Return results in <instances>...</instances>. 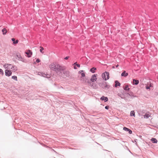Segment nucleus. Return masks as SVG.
I'll use <instances>...</instances> for the list:
<instances>
[{
  "label": "nucleus",
  "mask_w": 158,
  "mask_h": 158,
  "mask_svg": "<svg viewBox=\"0 0 158 158\" xmlns=\"http://www.w3.org/2000/svg\"><path fill=\"white\" fill-rule=\"evenodd\" d=\"M50 69L56 73L60 72L61 73V71H63L65 69V67L60 65L58 64L52 63L49 66Z\"/></svg>",
  "instance_id": "obj_1"
},
{
  "label": "nucleus",
  "mask_w": 158,
  "mask_h": 158,
  "mask_svg": "<svg viewBox=\"0 0 158 158\" xmlns=\"http://www.w3.org/2000/svg\"><path fill=\"white\" fill-rule=\"evenodd\" d=\"M16 56V59L19 61H21L23 63H27V60L22 57L21 54L19 53H17Z\"/></svg>",
  "instance_id": "obj_2"
},
{
  "label": "nucleus",
  "mask_w": 158,
  "mask_h": 158,
  "mask_svg": "<svg viewBox=\"0 0 158 158\" xmlns=\"http://www.w3.org/2000/svg\"><path fill=\"white\" fill-rule=\"evenodd\" d=\"M109 74L108 72H105L103 73L102 75V77L103 79L106 81L108 80L109 78Z\"/></svg>",
  "instance_id": "obj_3"
},
{
  "label": "nucleus",
  "mask_w": 158,
  "mask_h": 158,
  "mask_svg": "<svg viewBox=\"0 0 158 158\" xmlns=\"http://www.w3.org/2000/svg\"><path fill=\"white\" fill-rule=\"evenodd\" d=\"M99 85L102 88L105 89L107 90L109 88V87L106 83H100L99 84Z\"/></svg>",
  "instance_id": "obj_4"
},
{
  "label": "nucleus",
  "mask_w": 158,
  "mask_h": 158,
  "mask_svg": "<svg viewBox=\"0 0 158 158\" xmlns=\"http://www.w3.org/2000/svg\"><path fill=\"white\" fill-rule=\"evenodd\" d=\"M126 94L127 95V96L128 97H130V98L131 99H133L134 98L137 97L136 96L135 94L131 91L129 92L127 94Z\"/></svg>",
  "instance_id": "obj_5"
},
{
  "label": "nucleus",
  "mask_w": 158,
  "mask_h": 158,
  "mask_svg": "<svg viewBox=\"0 0 158 158\" xmlns=\"http://www.w3.org/2000/svg\"><path fill=\"white\" fill-rule=\"evenodd\" d=\"M83 82L85 83V84L88 83L90 85H91V82L89 80V79L86 77H84L83 79Z\"/></svg>",
  "instance_id": "obj_6"
},
{
  "label": "nucleus",
  "mask_w": 158,
  "mask_h": 158,
  "mask_svg": "<svg viewBox=\"0 0 158 158\" xmlns=\"http://www.w3.org/2000/svg\"><path fill=\"white\" fill-rule=\"evenodd\" d=\"M153 84L150 81L149 82H148L146 86V89H147L150 90V87H153Z\"/></svg>",
  "instance_id": "obj_7"
},
{
  "label": "nucleus",
  "mask_w": 158,
  "mask_h": 158,
  "mask_svg": "<svg viewBox=\"0 0 158 158\" xmlns=\"http://www.w3.org/2000/svg\"><path fill=\"white\" fill-rule=\"evenodd\" d=\"M96 75H97V74H94L92 76L90 80L91 82L92 81V82H93L96 81Z\"/></svg>",
  "instance_id": "obj_8"
},
{
  "label": "nucleus",
  "mask_w": 158,
  "mask_h": 158,
  "mask_svg": "<svg viewBox=\"0 0 158 158\" xmlns=\"http://www.w3.org/2000/svg\"><path fill=\"white\" fill-rule=\"evenodd\" d=\"M5 75L6 76H10L12 74V72L10 70H6L5 71Z\"/></svg>",
  "instance_id": "obj_9"
},
{
  "label": "nucleus",
  "mask_w": 158,
  "mask_h": 158,
  "mask_svg": "<svg viewBox=\"0 0 158 158\" xmlns=\"http://www.w3.org/2000/svg\"><path fill=\"white\" fill-rule=\"evenodd\" d=\"M25 53L27 55L28 57H30L31 56L32 52L30 50H28L26 52H25Z\"/></svg>",
  "instance_id": "obj_10"
},
{
  "label": "nucleus",
  "mask_w": 158,
  "mask_h": 158,
  "mask_svg": "<svg viewBox=\"0 0 158 158\" xmlns=\"http://www.w3.org/2000/svg\"><path fill=\"white\" fill-rule=\"evenodd\" d=\"M123 130L126 131H128L129 134H131L132 133V131L129 129L127 128L126 127H124Z\"/></svg>",
  "instance_id": "obj_11"
},
{
  "label": "nucleus",
  "mask_w": 158,
  "mask_h": 158,
  "mask_svg": "<svg viewBox=\"0 0 158 158\" xmlns=\"http://www.w3.org/2000/svg\"><path fill=\"white\" fill-rule=\"evenodd\" d=\"M139 81L138 80H135V79H133V84L134 85H137L139 83Z\"/></svg>",
  "instance_id": "obj_12"
},
{
  "label": "nucleus",
  "mask_w": 158,
  "mask_h": 158,
  "mask_svg": "<svg viewBox=\"0 0 158 158\" xmlns=\"http://www.w3.org/2000/svg\"><path fill=\"white\" fill-rule=\"evenodd\" d=\"M100 99L102 100H104V102H106L108 100V98L107 97H105L104 96H102Z\"/></svg>",
  "instance_id": "obj_13"
},
{
  "label": "nucleus",
  "mask_w": 158,
  "mask_h": 158,
  "mask_svg": "<svg viewBox=\"0 0 158 158\" xmlns=\"http://www.w3.org/2000/svg\"><path fill=\"white\" fill-rule=\"evenodd\" d=\"M11 69H12L13 72H15L17 70V68L16 66L14 65L12 66Z\"/></svg>",
  "instance_id": "obj_14"
},
{
  "label": "nucleus",
  "mask_w": 158,
  "mask_h": 158,
  "mask_svg": "<svg viewBox=\"0 0 158 158\" xmlns=\"http://www.w3.org/2000/svg\"><path fill=\"white\" fill-rule=\"evenodd\" d=\"M128 73H126L125 71L123 72L121 74V76L122 77H126L128 75Z\"/></svg>",
  "instance_id": "obj_15"
},
{
  "label": "nucleus",
  "mask_w": 158,
  "mask_h": 158,
  "mask_svg": "<svg viewBox=\"0 0 158 158\" xmlns=\"http://www.w3.org/2000/svg\"><path fill=\"white\" fill-rule=\"evenodd\" d=\"M11 40L13 42V44H17L19 42L18 40H15V39L14 38H12L11 39Z\"/></svg>",
  "instance_id": "obj_16"
},
{
  "label": "nucleus",
  "mask_w": 158,
  "mask_h": 158,
  "mask_svg": "<svg viewBox=\"0 0 158 158\" xmlns=\"http://www.w3.org/2000/svg\"><path fill=\"white\" fill-rule=\"evenodd\" d=\"M115 85H114V86L115 87H117L118 86H120V83L118 82V81H115Z\"/></svg>",
  "instance_id": "obj_17"
},
{
  "label": "nucleus",
  "mask_w": 158,
  "mask_h": 158,
  "mask_svg": "<svg viewBox=\"0 0 158 158\" xmlns=\"http://www.w3.org/2000/svg\"><path fill=\"white\" fill-rule=\"evenodd\" d=\"M63 73L66 77H68L69 76V72L68 71H64Z\"/></svg>",
  "instance_id": "obj_18"
},
{
  "label": "nucleus",
  "mask_w": 158,
  "mask_h": 158,
  "mask_svg": "<svg viewBox=\"0 0 158 158\" xmlns=\"http://www.w3.org/2000/svg\"><path fill=\"white\" fill-rule=\"evenodd\" d=\"M151 140L152 143H156L157 142V140L155 138H152Z\"/></svg>",
  "instance_id": "obj_19"
},
{
  "label": "nucleus",
  "mask_w": 158,
  "mask_h": 158,
  "mask_svg": "<svg viewBox=\"0 0 158 158\" xmlns=\"http://www.w3.org/2000/svg\"><path fill=\"white\" fill-rule=\"evenodd\" d=\"M2 32L3 33V34L5 35L6 34L7 31L6 29L5 28H4L2 29Z\"/></svg>",
  "instance_id": "obj_20"
},
{
  "label": "nucleus",
  "mask_w": 158,
  "mask_h": 158,
  "mask_svg": "<svg viewBox=\"0 0 158 158\" xmlns=\"http://www.w3.org/2000/svg\"><path fill=\"white\" fill-rule=\"evenodd\" d=\"M96 69V68L94 67H93V68L91 69H90V71L92 73H94L95 72V70Z\"/></svg>",
  "instance_id": "obj_21"
},
{
  "label": "nucleus",
  "mask_w": 158,
  "mask_h": 158,
  "mask_svg": "<svg viewBox=\"0 0 158 158\" xmlns=\"http://www.w3.org/2000/svg\"><path fill=\"white\" fill-rule=\"evenodd\" d=\"M118 96L121 97L122 99H124L125 98V97L124 95H123L122 94H118Z\"/></svg>",
  "instance_id": "obj_22"
},
{
  "label": "nucleus",
  "mask_w": 158,
  "mask_h": 158,
  "mask_svg": "<svg viewBox=\"0 0 158 158\" xmlns=\"http://www.w3.org/2000/svg\"><path fill=\"white\" fill-rule=\"evenodd\" d=\"M124 89L126 91L129 90L130 88L128 87V85H125V86L124 87Z\"/></svg>",
  "instance_id": "obj_23"
},
{
  "label": "nucleus",
  "mask_w": 158,
  "mask_h": 158,
  "mask_svg": "<svg viewBox=\"0 0 158 158\" xmlns=\"http://www.w3.org/2000/svg\"><path fill=\"white\" fill-rule=\"evenodd\" d=\"M38 75L41 76H43V77H44V75H46L44 73L42 72H39L38 73Z\"/></svg>",
  "instance_id": "obj_24"
},
{
  "label": "nucleus",
  "mask_w": 158,
  "mask_h": 158,
  "mask_svg": "<svg viewBox=\"0 0 158 158\" xmlns=\"http://www.w3.org/2000/svg\"><path fill=\"white\" fill-rule=\"evenodd\" d=\"M150 115L148 114H146L144 116V118H148V117H149Z\"/></svg>",
  "instance_id": "obj_25"
},
{
  "label": "nucleus",
  "mask_w": 158,
  "mask_h": 158,
  "mask_svg": "<svg viewBox=\"0 0 158 158\" xmlns=\"http://www.w3.org/2000/svg\"><path fill=\"white\" fill-rule=\"evenodd\" d=\"M130 115L131 116H135V113L134 111H131L130 113Z\"/></svg>",
  "instance_id": "obj_26"
},
{
  "label": "nucleus",
  "mask_w": 158,
  "mask_h": 158,
  "mask_svg": "<svg viewBox=\"0 0 158 158\" xmlns=\"http://www.w3.org/2000/svg\"><path fill=\"white\" fill-rule=\"evenodd\" d=\"M9 64H5L3 66L5 69H7Z\"/></svg>",
  "instance_id": "obj_27"
},
{
  "label": "nucleus",
  "mask_w": 158,
  "mask_h": 158,
  "mask_svg": "<svg viewBox=\"0 0 158 158\" xmlns=\"http://www.w3.org/2000/svg\"><path fill=\"white\" fill-rule=\"evenodd\" d=\"M11 78L12 79L14 80H15L16 81H17V77L16 76H12Z\"/></svg>",
  "instance_id": "obj_28"
},
{
  "label": "nucleus",
  "mask_w": 158,
  "mask_h": 158,
  "mask_svg": "<svg viewBox=\"0 0 158 158\" xmlns=\"http://www.w3.org/2000/svg\"><path fill=\"white\" fill-rule=\"evenodd\" d=\"M73 65H76L77 67L79 68L80 67V64H77V62H76L73 64Z\"/></svg>",
  "instance_id": "obj_29"
},
{
  "label": "nucleus",
  "mask_w": 158,
  "mask_h": 158,
  "mask_svg": "<svg viewBox=\"0 0 158 158\" xmlns=\"http://www.w3.org/2000/svg\"><path fill=\"white\" fill-rule=\"evenodd\" d=\"M40 52L42 53H43L44 52H43V51L44 50V48L41 46H40Z\"/></svg>",
  "instance_id": "obj_30"
},
{
  "label": "nucleus",
  "mask_w": 158,
  "mask_h": 158,
  "mask_svg": "<svg viewBox=\"0 0 158 158\" xmlns=\"http://www.w3.org/2000/svg\"><path fill=\"white\" fill-rule=\"evenodd\" d=\"M12 65L11 64H9L8 68V69H11V68L12 67Z\"/></svg>",
  "instance_id": "obj_31"
},
{
  "label": "nucleus",
  "mask_w": 158,
  "mask_h": 158,
  "mask_svg": "<svg viewBox=\"0 0 158 158\" xmlns=\"http://www.w3.org/2000/svg\"><path fill=\"white\" fill-rule=\"evenodd\" d=\"M0 73L2 74V75L3 74V72L2 70L1 69H0Z\"/></svg>",
  "instance_id": "obj_32"
},
{
  "label": "nucleus",
  "mask_w": 158,
  "mask_h": 158,
  "mask_svg": "<svg viewBox=\"0 0 158 158\" xmlns=\"http://www.w3.org/2000/svg\"><path fill=\"white\" fill-rule=\"evenodd\" d=\"M81 75L82 77H85V74L84 73H81Z\"/></svg>",
  "instance_id": "obj_33"
},
{
  "label": "nucleus",
  "mask_w": 158,
  "mask_h": 158,
  "mask_svg": "<svg viewBox=\"0 0 158 158\" xmlns=\"http://www.w3.org/2000/svg\"><path fill=\"white\" fill-rule=\"evenodd\" d=\"M105 109H106V110H108V109L109 108V106H106L105 107Z\"/></svg>",
  "instance_id": "obj_34"
},
{
  "label": "nucleus",
  "mask_w": 158,
  "mask_h": 158,
  "mask_svg": "<svg viewBox=\"0 0 158 158\" xmlns=\"http://www.w3.org/2000/svg\"><path fill=\"white\" fill-rule=\"evenodd\" d=\"M40 60L39 59H36V62L37 63L40 62Z\"/></svg>",
  "instance_id": "obj_35"
},
{
  "label": "nucleus",
  "mask_w": 158,
  "mask_h": 158,
  "mask_svg": "<svg viewBox=\"0 0 158 158\" xmlns=\"http://www.w3.org/2000/svg\"><path fill=\"white\" fill-rule=\"evenodd\" d=\"M69 58V56H66L65 57L64 59L67 60Z\"/></svg>",
  "instance_id": "obj_36"
},
{
  "label": "nucleus",
  "mask_w": 158,
  "mask_h": 158,
  "mask_svg": "<svg viewBox=\"0 0 158 158\" xmlns=\"http://www.w3.org/2000/svg\"><path fill=\"white\" fill-rule=\"evenodd\" d=\"M74 69H77V68H76V66H74Z\"/></svg>",
  "instance_id": "obj_37"
},
{
  "label": "nucleus",
  "mask_w": 158,
  "mask_h": 158,
  "mask_svg": "<svg viewBox=\"0 0 158 158\" xmlns=\"http://www.w3.org/2000/svg\"><path fill=\"white\" fill-rule=\"evenodd\" d=\"M118 66H119V65H118V64H117V65L116 66V68H117V67H118Z\"/></svg>",
  "instance_id": "obj_38"
},
{
  "label": "nucleus",
  "mask_w": 158,
  "mask_h": 158,
  "mask_svg": "<svg viewBox=\"0 0 158 158\" xmlns=\"http://www.w3.org/2000/svg\"><path fill=\"white\" fill-rule=\"evenodd\" d=\"M83 72V70H81L80 73H81V72Z\"/></svg>",
  "instance_id": "obj_39"
},
{
  "label": "nucleus",
  "mask_w": 158,
  "mask_h": 158,
  "mask_svg": "<svg viewBox=\"0 0 158 158\" xmlns=\"http://www.w3.org/2000/svg\"><path fill=\"white\" fill-rule=\"evenodd\" d=\"M113 68H114V66H113Z\"/></svg>",
  "instance_id": "obj_40"
},
{
  "label": "nucleus",
  "mask_w": 158,
  "mask_h": 158,
  "mask_svg": "<svg viewBox=\"0 0 158 158\" xmlns=\"http://www.w3.org/2000/svg\"><path fill=\"white\" fill-rule=\"evenodd\" d=\"M157 95H158V93Z\"/></svg>",
  "instance_id": "obj_41"
}]
</instances>
